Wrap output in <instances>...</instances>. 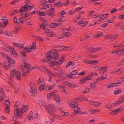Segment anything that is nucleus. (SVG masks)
<instances>
[{"label": "nucleus", "instance_id": "b1692460", "mask_svg": "<svg viewBox=\"0 0 124 124\" xmlns=\"http://www.w3.org/2000/svg\"><path fill=\"white\" fill-rule=\"evenodd\" d=\"M53 97L54 99L57 102H59L60 101L59 97L58 95H56L54 94L53 95Z\"/></svg>", "mask_w": 124, "mask_h": 124}, {"label": "nucleus", "instance_id": "58836bf2", "mask_svg": "<svg viewBox=\"0 0 124 124\" xmlns=\"http://www.w3.org/2000/svg\"><path fill=\"white\" fill-rule=\"evenodd\" d=\"M84 97H78L75 99V100L76 101H80L82 100H83Z\"/></svg>", "mask_w": 124, "mask_h": 124}, {"label": "nucleus", "instance_id": "6e6552de", "mask_svg": "<svg viewBox=\"0 0 124 124\" xmlns=\"http://www.w3.org/2000/svg\"><path fill=\"white\" fill-rule=\"evenodd\" d=\"M18 71H16L14 69L12 70L10 72V76H8L7 77V78H8L10 80L12 81V78H13L16 75V74L17 72Z\"/></svg>", "mask_w": 124, "mask_h": 124}, {"label": "nucleus", "instance_id": "a18cd8bd", "mask_svg": "<svg viewBox=\"0 0 124 124\" xmlns=\"http://www.w3.org/2000/svg\"><path fill=\"white\" fill-rule=\"evenodd\" d=\"M4 110L5 112L9 114V112L10 111L9 107L7 108V107H6V108L4 109Z\"/></svg>", "mask_w": 124, "mask_h": 124}, {"label": "nucleus", "instance_id": "39448f33", "mask_svg": "<svg viewBox=\"0 0 124 124\" xmlns=\"http://www.w3.org/2000/svg\"><path fill=\"white\" fill-rule=\"evenodd\" d=\"M34 6H31L28 5L27 3L24 6H22L20 9L19 11V13H21L23 12H27L28 11V8L30 9L32 8Z\"/></svg>", "mask_w": 124, "mask_h": 124}, {"label": "nucleus", "instance_id": "603ef678", "mask_svg": "<svg viewBox=\"0 0 124 124\" xmlns=\"http://www.w3.org/2000/svg\"><path fill=\"white\" fill-rule=\"evenodd\" d=\"M19 11L17 9H16L13 11L12 12L11 14V15H14L16 14Z\"/></svg>", "mask_w": 124, "mask_h": 124}, {"label": "nucleus", "instance_id": "a878e982", "mask_svg": "<svg viewBox=\"0 0 124 124\" xmlns=\"http://www.w3.org/2000/svg\"><path fill=\"white\" fill-rule=\"evenodd\" d=\"M33 115L32 112L31 111H30L29 113V115L27 117V118L28 120H30L33 119Z\"/></svg>", "mask_w": 124, "mask_h": 124}, {"label": "nucleus", "instance_id": "338daca9", "mask_svg": "<svg viewBox=\"0 0 124 124\" xmlns=\"http://www.w3.org/2000/svg\"><path fill=\"white\" fill-rule=\"evenodd\" d=\"M65 37H69V36L70 33L69 32H65L63 34Z\"/></svg>", "mask_w": 124, "mask_h": 124}, {"label": "nucleus", "instance_id": "6ab92c4d", "mask_svg": "<svg viewBox=\"0 0 124 124\" xmlns=\"http://www.w3.org/2000/svg\"><path fill=\"white\" fill-rule=\"evenodd\" d=\"M50 114L53 116V117L56 118H58L60 120H62V118L60 116L58 115H55L54 112H50Z\"/></svg>", "mask_w": 124, "mask_h": 124}, {"label": "nucleus", "instance_id": "f257e3e1", "mask_svg": "<svg viewBox=\"0 0 124 124\" xmlns=\"http://www.w3.org/2000/svg\"><path fill=\"white\" fill-rule=\"evenodd\" d=\"M69 48V47L65 46L61 50L54 49L47 52L46 53V57L42 59V62H49V65L52 67L57 65L61 64L64 62L65 58L64 56H62L58 60H57L59 58L58 51H61L64 49L66 50L67 48Z\"/></svg>", "mask_w": 124, "mask_h": 124}, {"label": "nucleus", "instance_id": "3c124183", "mask_svg": "<svg viewBox=\"0 0 124 124\" xmlns=\"http://www.w3.org/2000/svg\"><path fill=\"white\" fill-rule=\"evenodd\" d=\"M99 60H98L91 61V64H97L99 62Z\"/></svg>", "mask_w": 124, "mask_h": 124}, {"label": "nucleus", "instance_id": "f03ea898", "mask_svg": "<svg viewBox=\"0 0 124 124\" xmlns=\"http://www.w3.org/2000/svg\"><path fill=\"white\" fill-rule=\"evenodd\" d=\"M28 108V106L23 105L22 108H16L14 109V114L18 116V118H22L23 117V113H25Z\"/></svg>", "mask_w": 124, "mask_h": 124}, {"label": "nucleus", "instance_id": "e2e57ef3", "mask_svg": "<svg viewBox=\"0 0 124 124\" xmlns=\"http://www.w3.org/2000/svg\"><path fill=\"white\" fill-rule=\"evenodd\" d=\"M90 91V89L89 88H86V89L85 91H83V92L85 93H87L89 92Z\"/></svg>", "mask_w": 124, "mask_h": 124}, {"label": "nucleus", "instance_id": "a211bd4d", "mask_svg": "<svg viewBox=\"0 0 124 124\" xmlns=\"http://www.w3.org/2000/svg\"><path fill=\"white\" fill-rule=\"evenodd\" d=\"M58 87L59 89L61 91V92H64L65 93V90H66V87L65 86H62L61 85H59Z\"/></svg>", "mask_w": 124, "mask_h": 124}, {"label": "nucleus", "instance_id": "864d4df0", "mask_svg": "<svg viewBox=\"0 0 124 124\" xmlns=\"http://www.w3.org/2000/svg\"><path fill=\"white\" fill-rule=\"evenodd\" d=\"M13 48L12 47H8L7 46L5 48H4V50L6 51H9V49L11 50Z\"/></svg>", "mask_w": 124, "mask_h": 124}, {"label": "nucleus", "instance_id": "72a5a7b5", "mask_svg": "<svg viewBox=\"0 0 124 124\" xmlns=\"http://www.w3.org/2000/svg\"><path fill=\"white\" fill-rule=\"evenodd\" d=\"M5 107H7V108L9 107L10 106V102L8 99L6 100L5 102Z\"/></svg>", "mask_w": 124, "mask_h": 124}, {"label": "nucleus", "instance_id": "aec40b11", "mask_svg": "<svg viewBox=\"0 0 124 124\" xmlns=\"http://www.w3.org/2000/svg\"><path fill=\"white\" fill-rule=\"evenodd\" d=\"M57 92L56 90H54L51 93H48L47 94L48 99L50 100L53 96L55 93L56 92Z\"/></svg>", "mask_w": 124, "mask_h": 124}, {"label": "nucleus", "instance_id": "9d476101", "mask_svg": "<svg viewBox=\"0 0 124 124\" xmlns=\"http://www.w3.org/2000/svg\"><path fill=\"white\" fill-rule=\"evenodd\" d=\"M28 47V49H26V51L27 52H30L31 51L32 49H35L36 48V43L35 42H34L32 43V45L31 46V47L30 46L26 47Z\"/></svg>", "mask_w": 124, "mask_h": 124}, {"label": "nucleus", "instance_id": "cd10ccee", "mask_svg": "<svg viewBox=\"0 0 124 124\" xmlns=\"http://www.w3.org/2000/svg\"><path fill=\"white\" fill-rule=\"evenodd\" d=\"M4 34L5 35L8 36H12L13 35V34L12 33L8 31H4Z\"/></svg>", "mask_w": 124, "mask_h": 124}, {"label": "nucleus", "instance_id": "c03bdc74", "mask_svg": "<svg viewBox=\"0 0 124 124\" xmlns=\"http://www.w3.org/2000/svg\"><path fill=\"white\" fill-rule=\"evenodd\" d=\"M91 60L86 59L84 60V62L86 63L89 64H91Z\"/></svg>", "mask_w": 124, "mask_h": 124}, {"label": "nucleus", "instance_id": "a19ab883", "mask_svg": "<svg viewBox=\"0 0 124 124\" xmlns=\"http://www.w3.org/2000/svg\"><path fill=\"white\" fill-rule=\"evenodd\" d=\"M45 86L44 85L41 84L39 87L38 90L39 91H41L44 89Z\"/></svg>", "mask_w": 124, "mask_h": 124}, {"label": "nucleus", "instance_id": "4c0bfd02", "mask_svg": "<svg viewBox=\"0 0 124 124\" xmlns=\"http://www.w3.org/2000/svg\"><path fill=\"white\" fill-rule=\"evenodd\" d=\"M94 69L96 71L100 70V71L101 70V69H102V67L100 66H98L95 67Z\"/></svg>", "mask_w": 124, "mask_h": 124}, {"label": "nucleus", "instance_id": "ddd939ff", "mask_svg": "<svg viewBox=\"0 0 124 124\" xmlns=\"http://www.w3.org/2000/svg\"><path fill=\"white\" fill-rule=\"evenodd\" d=\"M41 4L39 5V8L40 9L43 10L47 8V4L44 3V1H41Z\"/></svg>", "mask_w": 124, "mask_h": 124}, {"label": "nucleus", "instance_id": "6e6d98bb", "mask_svg": "<svg viewBox=\"0 0 124 124\" xmlns=\"http://www.w3.org/2000/svg\"><path fill=\"white\" fill-rule=\"evenodd\" d=\"M41 70H45L48 73L49 72V71L46 68L45 66H42L41 67Z\"/></svg>", "mask_w": 124, "mask_h": 124}, {"label": "nucleus", "instance_id": "0e129e2a", "mask_svg": "<svg viewBox=\"0 0 124 124\" xmlns=\"http://www.w3.org/2000/svg\"><path fill=\"white\" fill-rule=\"evenodd\" d=\"M83 8V6H81L80 7H79L75 9V11H76V12H77L79 10H80Z\"/></svg>", "mask_w": 124, "mask_h": 124}, {"label": "nucleus", "instance_id": "2f4dec72", "mask_svg": "<svg viewBox=\"0 0 124 124\" xmlns=\"http://www.w3.org/2000/svg\"><path fill=\"white\" fill-rule=\"evenodd\" d=\"M124 53V48L121 50H118L116 53V54L118 55H121Z\"/></svg>", "mask_w": 124, "mask_h": 124}, {"label": "nucleus", "instance_id": "5fc2aeb1", "mask_svg": "<svg viewBox=\"0 0 124 124\" xmlns=\"http://www.w3.org/2000/svg\"><path fill=\"white\" fill-rule=\"evenodd\" d=\"M122 90H118L116 91H114L113 92V93L114 94H118L120 93Z\"/></svg>", "mask_w": 124, "mask_h": 124}, {"label": "nucleus", "instance_id": "774afa93", "mask_svg": "<svg viewBox=\"0 0 124 124\" xmlns=\"http://www.w3.org/2000/svg\"><path fill=\"white\" fill-rule=\"evenodd\" d=\"M119 19L121 20L124 19V14L122 15H120L118 16Z\"/></svg>", "mask_w": 124, "mask_h": 124}, {"label": "nucleus", "instance_id": "37998d69", "mask_svg": "<svg viewBox=\"0 0 124 124\" xmlns=\"http://www.w3.org/2000/svg\"><path fill=\"white\" fill-rule=\"evenodd\" d=\"M117 113V111H116V110H115L110 112V114L113 115L116 114Z\"/></svg>", "mask_w": 124, "mask_h": 124}, {"label": "nucleus", "instance_id": "5701e85b", "mask_svg": "<svg viewBox=\"0 0 124 124\" xmlns=\"http://www.w3.org/2000/svg\"><path fill=\"white\" fill-rule=\"evenodd\" d=\"M108 66H105L102 67V69H101V70L100 71V73L103 74L107 71V69Z\"/></svg>", "mask_w": 124, "mask_h": 124}, {"label": "nucleus", "instance_id": "c756f323", "mask_svg": "<svg viewBox=\"0 0 124 124\" xmlns=\"http://www.w3.org/2000/svg\"><path fill=\"white\" fill-rule=\"evenodd\" d=\"M37 102L41 106H45H45L46 105L44 102L43 101H40L39 100H38Z\"/></svg>", "mask_w": 124, "mask_h": 124}, {"label": "nucleus", "instance_id": "de8ad7c7", "mask_svg": "<svg viewBox=\"0 0 124 124\" xmlns=\"http://www.w3.org/2000/svg\"><path fill=\"white\" fill-rule=\"evenodd\" d=\"M55 10L54 8H50L46 12H48L49 13L53 12L55 11Z\"/></svg>", "mask_w": 124, "mask_h": 124}, {"label": "nucleus", "instance_id": "09e8293b", "mask_svg": "<svg viewBox=\"0 0 124 124\" xmlns=\"http://www.w3.org/2000/svg\"><path fill=\"white\" fill-rule=\"evenodd\" d=\"M121 45V43L120 42H117L115 45L113 46V47L114 48H116L117 47L120 46Z\"/></svg>", "mask_w": 124, "mask_h": 124}, {"label": "nucleus", "instance_id": "dca6fc26", "mask_svg": "<svg viewBox=\"0 0 124 124\" xmlns=\"http://www.w3.org/2000/svg\"><path fill=\"white\" fill-rule=\"evenodd\" d=\"M0 20H2V22L0 23L1 26L3 27H6L8 23V20L3 18L1 19Z\"/></svg>", "mask_w": 124, "mask_h": 124}, {"label": "nucleus", "instance_id": "f3484780", "mask_svg": "<svg viewBox=\"0 0 124 124\" xmlns=\"http://www.w3.org/2000/svg\"><path fill=\"white\" fill-rule=\"evenodd\" d=\"M70 105L71 108H75L78 106L77 103L74 101H72L70 102Z\"/></svg>", "mask_w": 124, "mask_h": 124}, {"label": "nucleus", "instance_id": "393cba45", "mask_svg": "<svg viewBox=\"0 0 124 124\" xmlns=\"http://www.w3.org/2000/svg\"><path fill=\"white\" fill-rule=\"evenodd\" d=\"M119 86V85H116V83H110L108 84V87L107 88H111L114 87L118 86Z\"/></svg>", "mask_w": 124, "mask_h": 124}, {"label": "nucleus", "instance_id": "4be33fe9", "mask_svg": "<svg viewBox=\"0 0 124 124\" xmlns=\"http://www.w3.org/2000/svg\"><path fill=\"white\" fill-rule=\"evenodd\" d=\"M11 50L12 51H10L11 54H13V56L14 57H16L17 56L18 54L16 50L13 47L12 49Z\"/></svg>", "mask_w": 124, "mask_h": 124}, {"label": "nucleus", "instance_id": "8fccbe9b", "mask_svg": "<svg viewBox=\"0 0 124 124\" xmlns=\"http://www.w3.org/2000/svg\"><path fill=\"white\" fill-rule=\"evenodd\" d=\"M18 118V116L15 115V114H14V116L12 117L13 120L15 121H16Z\"/></svg>", "mask_w": 124, "mask_h": 124}, {"label": "nucleus", "instance_id": "20e7f679", "mask_svg": "<svg viewBox=\"0 0 124 124\" xmlns=\"http://www.w3.org/2000/svg\"><path fill=\"white\" fill-rule=\"evenodd\" d=\"M24 65V66H21V70L23 72L25 71L27 69L28 70L26 72L23 73L22 74V76H26L27 74H28L29 72L31 69L32 66L30 64H28L26 60H24L23 61Z\"/></svg>", "mask_w": 124, "mask_h": 124}, {"label": "nucleus", "instance_id": "0eeeda50", "mask_svg": "<svg viewBox=\"0 0 124 124\" xmlns=\"http://www.w3.org/2000/svg\"><path fill=\"white\" fill-rule=\"evenodd\" d=\"M13 44L14 46L20 49H28V47H26L23 44L16 43H13Z\"/></svg>", "mask_w": 124, "mask_h": 124}, {"label": "nucleus", "instance_id": "9b49d317", "mask_svg": "<svg viewBox=\"0 0 124 124\" xmlns=\"http://www.w3.org/2000/svg\"><path fill=\"white\" fill-rule=\"evenodd\" d=\"M90 76H87L84 78L81 79L80 80V84H82L88 80L92 79V77H90Z\"/></svg>", "mask_w": 124, "mask_h": 124}, {"label": "nucleus", "instance_id": "c85d7f7f", "mask_svg": "<svg viewBox=\"0 0 124 124\" xmlns=\"http://www.w3.org/2000/svg\"><path fill=\"white\" fill-rule=\"evenodd\" d=\"M123 79H124L122 78V77H121V78L120 79L118 78L117 80H116V85L124 81Z\"/></svg>", "mask_w": 124, "mask_h": 124}, {"label": "nucleus", "instance_id": "7ed1b4c3", "mask_svg": "<svg viewBox=\"0 0 124 124\" xmlns=\"http://www.w3.org/2000/svg\"><path fill=\"white\" fill-rule=\"evenodd\" d=\"M6 58L8 60V61H5L4 68L5 70H8V67H10L13 68L15 65V62L14 60L10 57L7 56Z\"/></svg>", "mask_w": 124, "mask_h": 124}, {"label": "nucleus", "instance_id": "bf43d9fd", "mask_svg": "<svg viewBox=\"0 0 124 124\" xmlns=\"http://www.w3.org/2000/svg\"><path fill=\"white\" fill-rule=\"evenodd\" d=\"M20 28L19 27H16L15 30L13 31V33H17L18 32V30H20Z\"/></svg>", "mask_w": 124, "mask_h": 124}, {"label": "nucleus", "instance_id": "c9c22d12", "mask_svg": "<svg viewBox=\"0 0 124 124\" xmlns=\"http://www.w3.org/2000/svg\"><path fill=\"white\" fill-rule=\"evenodd\" d=\"M16 75L17 79L18 80H20L21 78V73L18 71V72H17V73H16Z\"/></svg>", "mask_w": 124, "mask_h": 124}, {"label": "nucleus", "instance_id": "f704fd0d", "mask_svg": "<svg viewBox=\"0 0 124 124\" xmlns=\"http://www.w3.org/2000/svg\"><path fill=\"white\" fill-rule=\"evenodd\" d=\"M100 110L98 109H94L90 111V112L92 114H94L96 112H99Z\"/></svg>", "mask_w": 124, "mask_h": 124}, {"label": "nucleus", "instance_id": "13d9d810", "mask_svg": "<svg viewBox=\"0 0 124 124\" xmlns=\"http://www.w3.org/2000/svg\"><path fill=\"white\" fill-rule=\"evenodd\" d=\"M90 87L93 90H94L95 88V86L93 83H92L90 85Z\"/></svg>", "mask_w": 124, "mask_h": 124}, {"label": "nucleus", "instance_id": "79ce46f5", "mask_svg": "<svg viewBox=\"0 0 124 124\" xmlns=\"http://www.w3.org/2000/svg\"><path fill=\"white\" fill-rule=\"evenodd\" d=\"M29 18H28V19L25 18V20L26 21V23L28 25H31V21L29 19Z\"/></svg>", "mask_w": 124, "mask_h": 124}, {"label": "nucleus", "instance_id": "bb28decb", "mask_svg": "<svg viewBox=\"0 0 124 124\" xmlns=\"http://www.w3.org/2000/svg\"><path fill=\"white\" fill-rule=\"evenodd\" d=\"M34 38L36 40L39 41H42L44 40L43 38L37 36H34Z\"/></svg>", "mask_w": 124, "mask_h": 124}, {"label": "nucleus", "instance_id": "ea45409f", "mask_svg": "<svg viewBox=\"0 0 124 124\" xmlns=\"http://www.w3.org/2000/svg\"><path fill=\"white\" fill-rule=\"evenodd\" d=\"M40 26V27L44 30L46 29V27L44 24V23H41Z\"/></svg>", "mask_w": 124, "mask_h": 124}, {"label": "nucleus", "instance_id": "7c9ffc66", "mask_svg": "<svg viewBox=\"0 0 124 124\" xmlns=\"http://www.w3.org/2000/svg\"><path fill=\"white\" fill-rule=\"evenodd\" d=\"M106 17L105 14H103V15H100V18L97 19V20L98 21H100L104 19Z\"/></svg>", "mask_w": 124, "mask_h": 124}, {"label": "nucleus", "instance_id": "2eb2a0df", "mask_svg": "<svg viewBox=\"0 0 124 124\" xmlns=\"http://www.w3.org/2000/svg\"><path fill=\"white\" fill-rule=\"evenodd\" d=\"M61 24L58 23H52L49 24V27L51 28H55L57 26H60Z\"/></svg>", "mask_w": 124, "mask_h": 124}, {"label": "nucleus", "instance_id": "49530a36", "mask_svg": "<svg viewBox=\"0 0 124 124\" xmlns=\"http://www.w3.org/2000/svg\"><path fill=\"white\" fill-rule=\"evenodd\" d=\"M44 81V79L43 78H40L37 81V83L38 84H40Z\"/></svg>", "mask_w": 124, "mask_h": 124}, {"label": "nucleus", "instance_id": "e433bc0d", "mask_svg": "<svg viewBox=\"0 0 124 124\" xmlns=\"http://www.w3.org/2000/svg\"><path fill=\"white\" fill-rule=\"evenodd\" d=\"M46 13L48 16H50L52 17H54L55 14L53 12L49 13L48 12H46Z\"/></svg>", "mask_w": 124, "mask_h": 124}, {"label": "nucleus", "instance_id": "f8f14e48", "mask_svg": "<svg viewBox=\"0 0 124 124\" xmlns=\"http://www.w3.org/2000/svg\"><path fill=\"white\" fill-rule=\"evenodd\" d=\"M74 110V111L75 113L77 114H87V112L86 111H85L84 112H81V111L80 109L77 107Z\"/></svg>", "mask_w": 124, "mask_h": 124}, {"label": "nucleus", "instance_id": "4d7b16f0", "mask_svg": "<svg viewBox=\"0 0 124 124\" xmlns=\"http://www.w3.org/2000/svg\"><path fill=\"white\" fill-rule=\"evenodd\" d=\"M17 23H21V24H23L24 22L23 21L22 19L20 18L18 20Z\"/></svg>", "mask_w": 124, "mask_h": 124}, {"label": "nucleus", "instance_id": "69168bd1", "mask_svg": "<svg viewBox=\"0 0 124 124\" xmlns=\"http://www.w3.org/2000/svg\"><path fill=\"white\" fill-rule=\"evenodd\" d=\"M117 9L116 8H113L112 9L111 12V13H114L117 12Z\"/></svg>", "mask_w": 124, "mask_h": 124}, {"label": "nucleus", "instance_id": "412c9836", "mask_svg": "<svg viewBox=\"0 0 124 124\" xmlns=\"http://www.w3.org/2000/svg\"><path fill=\"white\" fill-rule=\"evenodd\" d=\"M90 104L91 105H93L94 106L96 107H99V106L102 105V104L99 103L98 102H91Z\"/></svg>", "mask_w": 124, "mask_h": 124}, {"label": "nucleus", "instance_id": "052dcab7", "mask_svg": "<svg viewBox=\"0 0 124 124\" xmlns=\"http://www.w3.org/2000/svg\"><path fill=\"white\" fill-rule=\"evenodd\" d=\"M124 101V98L122 99L121 100L117 101V102L118 105L122 103Z\"/></svg>", "mask_w": 124, "mask_h": 124}, {"label": "nucleus", "instance_id": "4468645a", "mask_svg": "<svg viewBox=\"0 0 124 124\" xmlns=\"http://www.w3.org/2000/svg\"><path fill=\"white\" fill-rule=\"evenodd\" d=\"M102 48L100 47H97V48L92 47L89 49V52L90 53H93L99 51Z\"/></svg>", "mask_w": 124, "mask_h": 124}, {"label": "nucleus", "instance_id": "473e14b6", "mask_svg": "<svg viewBox=\"0 0 124 124\" xmlns=\"http://www.w3.org/2000/svg\"><path fill=\"white\" fill-rule=\"evenodd\" d=\"M70 74L71 75H77L78 74V71L77 70H74L70 73Z\"/></svg>", "mask_w": 124, "mask_h": 124}, {"label": "nucleus", "instance_id": "680f3d73", "mask_svg": "<svg viewBox=\"0 0 124 124\" xmlns=\"http://www.w3.org/2000/svg\"><path fill=\"white\" fill-rule=\"evenodd\" d=\"M118 36V35L117 34H116L114 35H112V40H114L117 39V37Z\"/></svg>", "mask_w": 124, "mask_h": 124}, {"label": "nucleus", "instance_id": "1a4fd4ad", "mask_svg": "<svg viewBox=\"0 0 124 124\" xmlns=\"http://www.w3.org/2000/svg\"><path fill=\"white\" fill-rule=\"evenodd\" d=\"M54 106L52 105H49L48 106L46 105L45 106V108L46 109V110L48 113L50 114V112H54L52 110L54 109Z\"/></svg>", "mask_w": 124, "mask_h": 124}, {"label": "nucleus", "instance_id": "423d86ee", "mask_svg": "<svg viewBox=\"0 0 124 124\" xmlns=\"http://www.w3.org/2000/svg\"><path fill=\"white\" fill-rule=\"evenodd\" d=\"M29 86L30 88L29 92L34 94L32 95V96H35L34 94L37 92V90L35 85L32 82H30L29 83Z\"/></svg>", "mask_w": 124, "mask_h": 124}]
</instances>
